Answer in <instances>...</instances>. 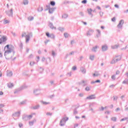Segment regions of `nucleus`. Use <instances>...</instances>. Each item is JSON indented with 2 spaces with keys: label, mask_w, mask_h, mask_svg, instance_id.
<instances>
[{
  "label": "nucleus",
  "mask_w": 128,
  "mask_h": 128,
  "mask_svg": "<svg viewBox=\"0 0 128 128\" xmlns=\"http://www.w3.org/2000/svg\"><path fill=\"white\" fill-rule=\"evenodd\" d=\"M40 108V106L39 104L38 105H36L35 106H33L31 108L32 110H38V108Z\"/></svg>",
  "instance_id": "nucleus-17"
},
{
  "label": "nucleus",
  "mask_w": 128,
  "mask_h": 128,
  "mask_svg": "<svg viewBox=\"0 0 128 128\" xmlns=\"http://www.w3.org/2000/svg\"><path fill=\"white\" fill-rule=\"evenodd\" d=\"M112 20L114 22H116V18L114 17L113 18H112Z\"/></svg>",
  "instance_id": "nucleus-58"
},
{
  "label": "nucleus",
  "mask_w": 128,
  "mask_h": 128,
  "mask_svg": "<svg viewBox=\"0 0 128 128\" xmlns=\"http://www.w3.org/2000/svg\"><path fill=\"white\" fill-rule=\"evenodd\" d=\"M34 114H36V113H33L30 115L28 116V115H24L22 116V120H31L32 118V116H34Z\"/></svg>",
  "instance_id": "nucleus-3"
},
{
  "label": "nucleus",
  "mask_w": 128,
  "mask_h": 128,
  "mask_svg": "<svg viewBox=\"0 0 128 128\" xmlns=\"http://www.w3.org/2000/svg\"><path fill=\"white\" fill-rule=\"evenodd\" d=\"M41 102L42 104H45V105H46V104H50V102H44V101H42Z\"/></svg>",
  "instance_id": "nucleus-35"
},
{
  "label": "nucleus",
  "mask_w": 128,
  "mask_h": 128,
  "mask_svg": "<svg viewBox=\"0 0 128 128\" xmlns=\"http://www.w3.org/2000/svg\"><path fill=\"white\" fill-rule=\"evenodd\" d=\"M68 14H64L62 16V18H68Z\"/></svg>",
  "instance_id": "nucleus-36"
},
{
  "label": "nucleus",
  "mask_w": 128,
  "mask_h": 128,
  "mask_svg": "<svg viewBox=\"0 0 128 128\" xmlns=\"http://www.w3.org/2000/svg\"><path fill=\"white\" fill-rule=\"evenodd\" d=\"M20 116V112H16L14 114H12L13 117L14 118L16 116Z\"/></svg>",
  "instance_id": "nucleus-19"
},
{
  "label": "nucleus",
  "mask_w": 128,
  "mask_h": 128,
  "mask_svg": "<svg viewBox=\"0 0 128 128\" xmlns=\"http://www.w3.org/2000/svg\"><path fill=\"white\" fill-rule=\"evenodd\" d=\"M26 88H28V86L26 85H23L21 87H20L18 89L16 90L14 92V94H18L20 90H26Z\"/></svg>",
  "instance_id": "nucleus-6"
},
{
  "label": "nucleus",
  "mask_w": 128,
  "mask_h": 128,
  "mask_svg": "<svg viewBox=\"0 0 128 128\" xmlns=\"http://www.w3.org/2000/svg\"><path fill=\"white\" fill-rule=\"evenodd\" d=\"M7 86L9 88H12V86H14V84H12V83H8L7 84Z\"/></svg>",
  "instance_id": "nucleus-26"
},
{
  "label": "nucleus",
  "mask_w": 128,
  "mask_h": 128,
  "mask_svg": "<svg viewBox=\"0 0 128 128\" xmlns=\"http://www.w3.org/2000/svg\"><path fill=\"white\" fill-rule=\"evenodd\" d=\"M128 82V79H126L124 80L123 81L122 84H126Z\"/></svg>",
  "instance_id": "nucleus-46"
},
{
  "label": "nucleus",
  "mask_w": 128,
  "mask_h": 128,
  "mask_svg": "<svg viewBox=\"0 0 128 128\" xmlns=\"http://www.w3.org/2000/svg\"><path fill=\"white\" fill-rule=\"evenodd\" d=\"M94 32L93 30L90 29L87 32L86 35L88 36H90L94 34Z\"/></svg>",
  "instance_id": "nucleus-10"
},
{
  "label": "nucleus",
  "mask_w": 128,
  "mask_h": 128,
  "mask_svg": "<svg viewBox=\"0 0 128 128\" xmlns=\"http://www.w3.org/2000/svg\"><path fill=\"white\" fill-rule=\"evenodd\" d=\"M87 10L88 12V14L89 16H90L91 18H92L94 16L92 14V8H89V9L88 8Z\"/></svg>",
  "instance_id": "nucleus-15"
},
{
  "label": "nucleus",
  "mask_w": 128,
  "mask_h": 128,
  "mask_svg": "<svg viewBox=\"0 0 128 128\" xmlns=\"http://www.w3.org/2000/svg\"><path fill=\"white\" fill-rule=\"evenodd\" d=\"M111 120H112V122H116V117H112L111 118Z\"/></svg>",
  "instance_id": "nucleus-31"
},
{
  "label": "nucleus",
  "mask_w": 128,
  "mask_h": 128,
  "mask_svg": "<svg viewBox=\"0 0 128 128\" xmlns=\"http://www.w3.org/2000/svg\"><path fill=\"white\" fill-rule=\"evenodd\" d=\"M6 12L8 16H12V8L10 9V10H8V12L6 11Z\"/></svg>",
  "instance_id": "nucleus-8"
},
{
  "label": "nucleus",
  "mask_w": 128,
  "mask_h": 128,
  "mask_svg": "<svg viewBox=\"0 0 128 128\" xmlns=\"http://www.w3.org/2000/svg\"><path fill=\"white\" fill-rule=\"evenodd\" d=\"M79 14H80V16H84V12H80L79 13Z\"/></svg>",
  "instance_id": "nucleus-56"
},
{
  "label": "nucleus",
  "mask_w": 128,
  "mask_h": 128,
  "mask_svg": "<svg viewBox=\"0 0 128 128\" xmlns=\"http://www.w3.org/2000/svg\"><path fill=\"white\" fill-rule=\"evenodd\" d=\"M90 60H94V56L90 55Z\"/></svg>",
  "instance_id": "nucleus-29"
},
{
  "label": "nucleus",
  "mask_w": 128,
  "mask_h": 128,
  "mask_svg": "<svg viewBox=\"0 0 128 128\" xmlns=\"http://www.w3.org/2000/svg\"><path fill=\"white\" fill-rule=\"evenodd\" d=\"M104 108H106V107L104 108L102 106L99 108V112H104Z\"/></svg>",
  "instance_id": "nucleus-27"
},
{
  "label": "nucleus",
  "mask_w": 128,
  "mask_h": 128,
  "mask_svg": "<svg viewBox=\"0 0 128 128\" xmlns=\"http://www.w3.org/2000/svg\"><path fill=\"white\" fill-rule=\"evenodd\" d=\"M52 56L54 57L56 56V52H54V50H52Z\"/></svg>",
  "instance_id": "nucleus-42"
},
{
  "label": "nucleus",
  "mask_w": 128,
  "mask_h": 128,
  "mask_svg": "<svg viewBox=\"0 0 128 128\" xmlns=\"http://www.w3.org/2000/svg\"><path fill=\"white\" fill-rule=\"evenodd\" d=\"M64 36L66 38H68V36H70V34L68 32L64 33Z\"/></svg>",
  "instance_id": "nucleus-28"
},
{
  "label": "nucleus",
  "mask_w": 128,
  "mask_h": 128,
  "mask_svg": "<svg viewBox=\"0 0 128 128\" xmlns=\"http://www.w3.org/2000/svg\"><path fill=\"white\" fill-rule=\"evenodd\" d=\"M96 98L95 94H92L86 98V100H95Z\"/></svg>",
  "instance_id": "nucleus-11"
},
{
  "label": "nucleus",
  "mask_w": 128,
  "mask_h": 128,
  "mask_svg": "<svg viewBox=\"0 0 128 128\" xmlns=\"http://www.w3.org/2000/svg\"><path fill=\"white\" fill-rule=\"evenodd\" d=\"M80 72H82L83 74H86V70L84 67L80 68Z\"/></svg>",
  "instance_id": "nucleus-12"
},
{
  "label": "nucleus",
  "mask_w": 128,
  "mask_h": 128,
  "mask_svg": "<svg viewBox=\"0 0 128 128\" xmlns=\"http://www.w3.org/2000/svg\"><path fill=\"white\" fill-rule=\"evenodd\" d=\"M102 52H106V50H108V46L104 45L102 46Z\"/></svg>",
  "instance_id": "nucleus-16"
},
{
  "label": "nucleus",
  "mask_w": 128,
  "mask_h": 128,
  "mask_svg": "<svg viewBox=\"0 0 128 128\" xmlns=\"http://www.w3.org/2000/svg\"><path fill=\"white\" fill-rule=\"evenodd\" d=\"M36 122V119H34L33 120L29 122V125L31 126H34V124Z\"/></svg>",
  "instance_id": "nucleus-22"
},
{
  "label": "nucleus",
  "mask_w": 128,
  "mask_h": 128,
  "mask_svg": "<svg viewBox=\"0 0 128 128\" xmlns=\"http://www.w3.org/2000/svg\"><path fill=\"white\" fill-rule=\"evenodd\" d=\"M9 22H10L9 20H4V24H9Z\"/></svg>",
  "instance_id": "nucleus-33"
},
{
  "label": "nucleus",
  "mask_w": 128,
  "mask_h": 128,
  "mask_svg": "<svg viewBox=\"0 0 128 128\" xmlns=\"http://www.w3.org/2000/svg\"><path fill=\"white\" fill-rule=\"evenodd\" d=\"M119 46V44H115L112 46V50H115L116 48H118Z\"/></svg>",
  "instance_id": "nucleus-25"
},
{
  "label": "nucleus",
  "mask_w": 128,
  "mask_h": 128,
  "mask_svg": "<svg viewBox=\"0 0 128 128\" xmlns=\"http://www.w3.org/2000/svg\"><path fill=\"white\" fill-rule=\"evenodd\" d=\"M78 124H74V128H78Z\"/></svg>",
  "instance_id": "nucleus-59"
},
{
  "label": "nucleus",
  "mask_w": 128,
  "mask_h": 128,
  "mask_svg": "<svg viewBox=\"0 0 128 128\" xmlns=\"http://www.w3.org/2000/svg\"><path fill=\"white\" fill-rule=\"evenodd\" d=\"M83 86H88V81L87 80H82L81 82Z\"/></svg>",
  "instance_id": "nucleus-21"
},
{
  "label": "nucleus",
  "mask_w": 128,
  "mask_h": 128,
  "mask_svg": "<svg viewBox=\"0 0 128 128\" xmlns=\"http://www.w3.org/2000/svg\"><path fill=\"white\" fill-rule=\"evenodd\" d=\"M85 90H86V92H90V88L88 86H86L85 88Z\"/></svg>",
  "instance_id": "nucleus-37"
},
{
  "label": "nucleus",
  "mask_w": 128,
  "mask_h": 128,
  "mask_svg": "<svg viewBox=\"0 0 128 128\" xmlns=\"http://www.w3.org/2000/svg\"><path fill=\"white\" fill-rule=\"evenodd\" d=\"M49 38H54L55 36L54 34H50V36Z\"/></svg>",
  "instance_id": "nucleus-43"
},
{
  "label": "nucleus",
  "mask_w": 128,
  "mask_h": 128,
  "mask_svg": "<svg viewBox=\"0 0 128 128\" xmlns=\"http://www.w3.org/2000/svg\"><path fill=\"white\" fill-rule=\"evenodd\" d=\"M68 120V118H63L60 121V126H64L66 124V122Z\"/></svg>",
  "instance_id": "nucleus-5"
},
{
  "label": "nucleus",
  "mask_w": 128,
  "mask_h": 128,
  "mask_svg": "<svg viewBox=\"0 0 128 128\" xmlns=\"http://www.w3.org/2000/svg\"><path fill=\"white\" fill-rule=\"evenodd\" d=\"M95 82H96H96L100 83V80H95Z\"/></svg>",
  "instance_id": "nucleus-61"
},
{
  "label": "nucleus",
  "mask_w": 128,
  "mask_h": 128,
  "mask_svg": "<svg viewBox=\"0 0 128 128\" xmlns=\"http://www.w3.org/2000/svg\"><path fill=\"white\" fill-rule=\"evenodd\" d=\"M4 50H5L4 56H8V58L6 57V60H10L14 56V54H16L14 47L12 45H11V48H10V45H6L4 48Z\"/></svg>",
  "instance_id": "nucleus-1"
},
{
  "label": "nucleus",
  "mask_w": 128,
  "mask_h": 128,
  "mask_svg": "<svg viewBox=\"0 0 128 128\" xmlns=\"http://www.w3.org/2000/svg\"><path fill=\"white\" fill-rule=\"evenodd\" d=\"M124 20H120L119 22V24L117 26V28H122V26L124 25Z\"/></svg>",
  "instance_id": "nucleus-7"
},
{
  "label": "nucleus",
  "mask_w": 128,
  "mask_h": 128,
  "mask_svg": "<svg viewBox=\"0 0 128 128\" xmlns=\"http://www.w3.org/2000/svg\"><path fill=\"white\" fill-rule=\"evenodd\" d=\"M34 94L36 96H38V94H40V91L38 89H36L34 90Z\"/></svg>",
  "instance_id": "nucleus-13"
},
{
  "label": "nucleus",
  "mask_w": 128,
  "mask_h": 128,
  "mask_svg": "<svg viewBox=\"0 0 128 128\" xmlns=\"http://www.w3.org/2000/svg\"><path fill=\"white\" fill-rule=\"evenodd\" d=\"M30 66H34V62H30Z\"/></svg>",
  "instance_id": "nucleus-50"
},
{
  "label": "nucleus",
  "mask_w": 128,
  "mask_h": 128,
  "mask_svg": "<svg viewBox=\"0 0 128 128\" xmlns=\"http://www.w3.org/2000/svg\"><path fill=\"white\" fill-rule=\"evenodd\" d=\"M24 4H28V0H24Z\"/></svg>",
  "instance_id": "nucleus-32"
},
{
  "label": "nucleus",
  "mask_w": 128,
  "mask_h": 128,
  "mask_svg": "<svg viewBox=\"0 0 128 128\" xmlns=\"http://www.w3.org/2000/svg\"><path fill=\"white\" fill-rule=\"evenodd\" d=\"M87 2L88 1L86 0H84L82 2V3L84 4H86Z\"/></svg>",
  "instance_id": "nucleus-48"
},
{
  "label": "nucleus",
  "mask_w": 128,
  "mask_h": 128,
  "mask_svg": "<svg viewBox=\"0 0 128 128\" xmlns=\"http://www.w3.org/2000/svg\"><path fill=\"white\" fill-rule=\"evenodd\" d=\"M100 76V74L98 73H96V74H93V76H94V77H95V76Z\"/></svg>",
  "instance_id": "nucleus-34"
},
{
  "label": "nucleus",
  "mask_w": 128,
  "mask_h": 128,
  "mask_svg": "<svg viewBox=\"0 0 128 128\" xmlns=\"http://www.w3.org/2000/svg\"><path fill=\"white\" fill-rule=\"evenodd\" d=\"M72 70H76V66H74L72 68Z\"/></svg>",
  "instance_id": "nucleus-49"
},
{
  "label": "nucleus",
  "mask_w": 128,
  "mask_h": 128,
  "mask_svg": "<svg viewBox=\"0 0 128 128\" xmlns=\"http://www.w3.org/2000/svg\"><path fill=\"white\" fill-rule=\"evenodd\" d=\"M38 71L40 74H42L44 72V69L42 68H40Z\"/></svg>",
  "instance_id": "nucleus-44"
},
{
  "label": "nucleus",
  "mask_w": 128,
  "mask_h": 128,
  "mask_svg": "<svg viewBox=\"0 0 128 128\" xmlns=\"http://www.w3.org/2000/svg\"><path fill=\"white\" fill-rule=\"evenodd\" d=\"M58 30H60V32H64V28L59 27Z\"/></svg>",
  "instance_id": "nucleus-30"
},
{
  "label": "nucleus",
  "mask_w": 128,
  "mask_h": 128,
  "mask_svg": "<svg viewBox=\"0 0 128 128\" xmlns=\"http://www.w3.org/2000/svg\"><path fill=\"white\" fill-rule=\"evenodd\" d=\"M74 114H78V111L76 110H74Z\"/></svg>",
  "instance_id": "nucleus-52"
},
{
  "label": "nucleus",
  "mask_w": 128,
  "mask_h": 128,
  "mask_svg": "<svg viewBox=\"0 0 128 128\" xmlns=\"http://www.w3.org/2000/svg\"><path fill=\"white\" fill-rule=\"evenodd\" d=\"M50 4H51V6H56V2H54V1H51L50 2Z\"/></svg>",
  "instance_id": "nucleus-38"
},
{
  "label": "nucleus",
  "mask_w": 128,
  "mask_h": 128,
  "mask_svg": "<svg viewBox=\"0 0 128 128\" xmlns=\"http://www.w3.org/2000/svg\"><path fill=\"white\" fill-rule=\"evenodd\" d=\"M112 80H116V74L112 75L111 76Z\"/></svg>",
  "instance_id": "nucleus-39"
},
{
  "label": "nucleus",
  "mask_w": 128,
  "mask_h": 128,
  "mask_svg": "<svg viewBox=\"0 0 128 128\" xmlns=\"http://www.w3.org/2000/svg\"><path fill=\"white\" fill-rule=\"evenodd\" d=\"M96 84V81H92L91 84Z\"/></svg>",
  "instance_id": "nucleus-63"
},
{
  "label": "nucleus",
  "mask_w": 128,
  "mask_h": 128,
  "mask_svg": "<svg viewBox=\"0 0 128 128\" xmlns=\"http://www.w3.org/2000/svg\"><path fill=\"white\" fill-rule=\"evenodd\" d=\"M6 41V36H2V37L1 36H0V44H2V42H4Z\"/></svg>",
  "instance_id": "nucleus-9"
},
{
  "label": "nucleus",
  "mask_w": 128,
  "mask_h": 128,
  "mask_svg": "<svg viewBox=\"0 0 128 128\" xmlns=\"http://www.w3.org/2000/svg\"><path fill=\"white\" fill-rule=\"evenodd\" d=\"M22 38L25 36L26 38V42H28L30 38V36H32V33H30L28 34L27 35H26V33H23L22 34Z\"/></svg>",
  "instance_id": "nucleus-4"
},
{
  "label": "nucleus",
  "mask_w": 128,
  "mask_h": 128,
  "mask_svg": "<svg viewBox=\"0 0 128 128\" xmlns=\"http://www.w3.org/2000/svg\"><path fill=\"white\" fill-rule=\"evenodd\" d=\"M48 26L52 30H56V28L54 26V24L52 22H49Z\"/></svg>",
  "instance_id": "nucleus-14"
},
{
  "label": "nucleus",
  "mask_w": 128,
  "mask_h": 128,
  "mask_svg": "<svg viewBox=\"0 0 128 128\" xmlns=\"http://www.w3.org/2000/svg\"><path fill=\"white\" fill-rule=\"evenodd\" d=\"M50 82V84L52 85L54 83V81L51 80V81Z\"/></svg>",
  "instance_id": "nucleus-55"
},
{
  "label": "nucleus",
  "mask_w": 128,
  "mask_h": 128,
  "mask_svg": "<svg viewBox=\"0 0 128 128\" xmlns=\"http://www.w3.org/2000/svg\"><path fill=\"white\" fill-rule=\"evenodd\" d=\"M120 60H122L120 56H116V58L112 59L110 64H116L118 62H120Z\"/></svg>",
  "instance_id": "nucleus-2"
},
{
  "label": "nucleus",
  "mask_w": 128,
  "mask_h": 128,
  "mask_svg": "<svg viewBox=\"0 0 128 128\" xmlns=\"http://www.w3.org/2000/svg\"><path fill=\"white\" fill-rule=\"evenodd\" d=\"M34 20L33 16H29L28 18V20H30V22H31V20Z\"/></svg>",
  "instance_id": "nucleus-40"
},
{
  "label": "nucleus",
  "mask_w": 128,
  "mask_h": 128,
  "mask_svg": "<svg viewBox=\"0 0 128 128\" xmlns=\"http://www.w3.org/2000/svg\"><path fill=\"white\" fill-rule=\"evenodd\" d=\"M99 14L100 16H104V12H100Z\"/></svg>",
  "instance_id": "nucleus-51"
},
{
  "label": "nucleus",
  "mask_w": 128,
  "mask_h": 128,
  "mask_svg": "<svg viewBox=\"0 0 128 128\" xmlns=\"http://www.w3.org/2000/svg\"><path fill=\"white\" fill-rule=\"evenodd\" d=\"M120 74V72L118 70L116 72V74L118 75V74Z\"/></svg>",
  "instance_id": "nucleus-54"
},
{
  "label": "nucleus",
  "mask_w": 128,
  "mask_h": 128,
  "mask_svg": "<svg viewBox=\"0 0 128 128\" xmlns=\"http://www.w3.org/2000/svg\"><path fill=\"white\" fill-rule=\"evenodd\" d=\"M56 10V8H49L48 10V12L49 14H52V12H54V10Z\"/></svg>",
  "instance_id": "nucleus-23"
},
{
  "label": "nucleus",
  "mask_w": 128,
  "mask_h": 128,
  "mask_svg": "<svg viewBox=\"0 0 128 128\" xmlns=\"http://www.w3.org/2000/svg\"><path fill=\"white\" fill-rule=\"evenodd\" d=\"M46 114L47 116H52V113L50 112H48L47 113H46Z\"/></svg>",
  "instance_id": "nucleus-45"
},
{
  "label": "nucleus",
  "mask_w": 128,
  "mask_h": 128,
  "mask_svg": "<svg viewBox=\"0 0 128 128\" xmlns=\"http://www.w3.org/2000/svg\"><path fill=\"white\" fill-rule=\"evenodd\" d=\"M46 36H48V38H50V33H48V32H46Z\"/></svg>",
  "instance_id": "nucleus-53"
},
{
  "label": "nucleus",
  "mask_w": 128,
  "mask_h": 128,
  "mask_svg": "<svg viewBox=\"0 0 128 128\" xmlns=\"http://www.w3.org/2000/svg\"><path fill=\"white\" fill-rule=\"evenodd\" d=\"M2 108H4V104H0V110Z\"/></svg>",
  "instance_id": "nucleus-47"
},
{
  "label": "nucleus",
  "mask_w": 128,
  "mask_h": 128,
  "mask_svg": "<svg viewBox=\"0 0 128 128\" xmlns=\"http://www.w3.org/2000/svg\"><path fill=\"white\" fill-rule=\"evenodd\" d=\"M38 12H42L44 10V8L42 7H40L38 9Z\"/></svg>",
  "instance_id": "nucleus-41"
},
{
  "label": "nucleus",
  "mask_w": 128,
  "mask_h": 128,
  "mask_svg": "<svg viewBox=\"0 0 128 128\" xmlns=\"http://www.w3.org/2000/svg\"><path fill=\"white\" fill-rule=\"evenodd\" d=\"M125 110H128V108L126 106H125Z\"/></svg>",
  "instance_id": "nucleus-64"
},
{
  "label": "nucleus",
  "mask_w": 128,
  "mask_h": 128,
  "mask_svg": "<svg viewBox=\"0 0 128 128\" xmlns=\"http://www.w3.org/2000/svg\"><path fill=\"white\" fill-rule=\"evenodd\" d=\"M26 104V101H22V102H20V104Z\"/></svg>",
  "instance_id": "nucleus-60"
},
{
  "label": "nucleus",
  "mask_w": 128,
  "mask_h": 128,
  "mask_svg": "<svg viewBox=\"0 0 128 128\" xmlns=\"http://www.w3.org/2000/svg\"><path fill=\"white\" fill-rule=\"evenodd\" d=\"M99 48L100 46H96L92 48V52H96V50H98V48Z\"/></svg>",
  "instance_id": "nucleus-18"
},
{
  "label": "nucleus",
  "mask_w": 128,
  "mask_h": 128,
  "mask_svg": "<svg viewBox=\"0 0 128 128\" xmlns=\"http://www.w3.org/2000/svg\"><path fill=\"white\" fill-rule=\"evenodd\" d=\"M34 58V55H32V54H30V56H29V58Z\"/></svg>",
  "instance_id": "nucleus-57"
},
{
  "label": "nucleus",
  "mask_w": 128,
  "mask_h": 128,
  "mask_svg": "<svg viewBox=\"0 0 128 128\" xmlns=\"http://www.w3.org/2000/svg\"><path fill=\"white\" fill-rule=\"evenodd\" d=\"M12 72L11 71L7 70V76H12Z\"/></svg>",
  "instance_id": "nucleus-24"
},
{
  "label": "nucleus",
  "mask_w": 128,
  "mask_h": 128,
  "mask_svg": "<svg viewBox=\"0 0 128 128\" xmlns=\"http://www.w3.org/2000/svg\"><path fill=\"white\" fill-rule=\"evenodd\" d=\"M96 31L98 32V34H96V38H100V36L102 34L100 30L97 29V30H96Z\"/></svg>",
  "instance_id": "nucleus-20"
},
{
  "label": "nucleus",
  "mask_w": 128,
  "mask_h": 128,
  "mask_svg": "<svg viewBox=\"0 0 128 128\" xmlns=\"http://www.w3.org/2000/svg\"><path fill=\"white\" fill-rule=\"evenodd\" d=\"M118 110H120V108H117L116 110V112H118Z\"/></svg>",
  "instance_id": "nucleus-62"
}]
</instances>
